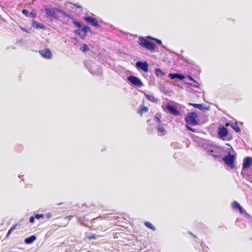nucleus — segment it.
I'll use <instances>...</instances> for the list:
<instances>
[{"mask_svg":"<svg viewBox=\"0 0 252 252\" xmlns=\"http://www.w3.org/2000/svg\"><path fill=\"white\" fill-rule=\"evenodd\" d=\"M147 39L154 40L155 37L151 36H147L146 38L140 36L138 38L137 43L140 45L142 47L145 48L149 51H153L156 48V45L153 43L149 41Z\"/></svg>","mask_w":252,"mask_h":252,"instance_id":"f257e3e1","label":"nucleus"},{"mask_svg":"<svg viewBox=\"0 0 252 252\" xmlns=\"http://www.w3.org/2000/svg\"><path fill=\"white\" fill-rule=\"evenodd\" d=\"M197 114L195 112L188 113L185 118L186 122L192 126H197L199 124L197 120Z\"/></svg>","mask_w":252,"mask_h":252,"instance_id":"f03ea898","label":"nucleus"},{"mask_svg":"<svg viewBox=\"0 0 252 252\" xmlns=\"http://www.w3.org/2000/svg\"><path fill=\"white\" fill-rule=\"evenodd\" d=\"M44 10L45 11L46 14L48 16H51L52 17H55L56 14V12H58L60 13L63 15L66 16L69 18H71V15L67 14L65 11L63 10L56 8H45Z\"/></svg>","mask_w":252,"mask_h":252,"instance_id":"7ed1b4c3","label":"nucleus"},{"mask_svg":"<svg viewBox=\"0 0 252 252\" xmlns=\"http://www.w3.org/2000/svg\"><path fill=\"white\" fill-rule=\"evenodd\" d=\"M207 150L210 155L217 158L220 157L222 149L218 146L211 145L207 148Z\"/></svg>","mask_w":252,"mask_h":252,"instance_id":"20e7f679","label":"nucleus"},{"mask_svg":"<svg viewBox=\"0 0 252 252\" xmlns=\"http://www.w3.org/2000/svg\"><path fill=\"white\" fill-rule=\"evenodd\" d=\"M235 158L236 156L234 155L231 154L230 152H229L227 153V155L222 158V160L225 164L230 168L233 169L235 167L234 161Z\"/></svg>","mask_w":252,"mask_h":252,"instance_id":"39448f33","label":"nucleus"},{"mask_svg":"<svg viewBox=\"0 0 252 252\" xmlns=\"http://www.w3.org/2000/svg\"><path fill=\"white\" fill-rule=\"evenodd\" d=\"M127 79L132 85H133L136 87H141L143 85L141 80L139 78H138L136 76H129L127 77Z\"/></svg>","mask_w":252,"mask_h":252,"instance_id":"423d86ee","label":"nucleus"},{"mask_svg":"<svg viewBox=\"0 0 252 252\" xmlns=\"http://www.w3.org/2000/svg\"><path fill=\"white\" fill-rule=\"evenodd\" d=\"M135 66L144 72H148L149 65L146 61H138L135 63Z\"/></svg>","mask_w":252,"mask_h":252,"instance_id":"0eeeda50","label":"nucleus"},{"mask_svg":"<svg viewBox=\"0 0 252 252\" xmlns=\"http://www.w3.org/2000/svg\"><path fill=\"white\" fill-rule=\"evenodd\" d=\"M73 23L75 26L77 27L78 28L80 29L81 30V31L83 32H84V34H86V33L87 32H91V29L88 26L83 25L80 22H79L78 21H75L74 20L73 21Z\"/></svg>","mask_w":252,"mask_h":252,"instance_id":"6e6552de","label":"nucleus"},{"mask_svg":"<svg viewBox=\"0 0 252 252\" xmlns=\"http://www.w3.org/2000/svg\"><path fill=\"white\" fill-rule=\"evenodd\" d=\"M83 19L91 26L96 27L98 26L97 20L94 17L90 16H86L83 17Z\"/></svg>","mask_w":252,"mask_h":252,"instance_id":"1a4fd4ad","label":"nucleus"},{"mask_svg":"<svg viewBox=\"0 0 252 252\" xmlns=\"http://www.w3.org/2000/svg\"><path fill=\"white\" fill-rule=\"evenodd\" d=\"M38 52L41 56L45 59H50L52 57V53L51 50L48 48L39 50Z\"/></svg>","mask_w":252,"mask_h":252,"instance_id":"9d476101","label":"nucleus"},{"mask_svg":"<svg viewBox=\"0 0 252 252\" xmlns=\"http://www.w3.org/2000/svg\"><path fill=\"white\" fill-rule=\"evenodd\" d=\"M169 112L174 116H180L181 113L174 106L168 104L166 107Z\"/></svg>","mask_w":252,"mask_h":252,"instance_id":"9b49d317","label":"nucleus"},{"mask_svg":"<svg viewBox=\"0 0 252 252\" xmlns=\"http://www.w3.org/2000/svg\"><path fill=\"white\" fill-rule=\"evenodd\" d=\"M165 124H160L159 125H158L157 126V131L158 135L159 136H163L167 133V131L165 129L164 126H165Z\"/></svg>","mask_w":252,"mask_h":252,"instance_id":"f8f14e48","label":"nucleus"},{"mask_svg":"<svg viewBox=\"0 0 252 252\" xmlns=\"http://www.w3.org/2000/svg\"><path fill=\"white\" fill-rule=\"evenodd\" d=\"M252 163V158L247 157L244 159L243 163V169H246L250 167Z\"/></svg>","mask_w":252,"mask_h":252,"instance_id":"ddd939ff","label":"nucleus"},{"mask_svg":"<svg viewBox=\"0 0 252 252\" xmlns=\"http://www.w3.org/2000/svg\"><path fill=\"white\" fill-rule=\"evenodd\" d=\"M218 134L220 138H223L228 134V130L224 126L220 127L219 129Z\"/></svg>","mask_w":252,"mask_h":252,"instance_id":"4468645a","label":"nucleus"},{"mask_svg":"<svg viewBox=\"0 0 252 252\" xmlns=\"http://www.w3.org/2000/svg\"><path fill=\"white\" fill-rule=\"evenodd\" d=\"M189 105L190 106H192L195 108H198L199 110H209L210 109L209 106H204L203 104H196V103H189Z\"/></svg>","mask_w":252,"mask_h":252,"instance_id":"2eb2a0df","label":"nucleus"},{"mask_svg":"<svg viewBox=\"0 0 252 252\" xmlns=\"http://www.w3.org/2000/svg\"><path fill=\"white\" fill-rule=\"evenodd\" d=\"M85 65L92 74H95L97 73V71L94 69L95 66L94 64H91L90 62H87L85 63Z\"/></svg>","mask_w":252,"mask_h":252,"instance_id":"dca6fc26","label":"nucleus"},{"mask_svg":"<svg viewBox=\"0 0 252 252\" xmlns=\"http://www.w3.org/2000/svg\"><path fill=\"white\" fill-rule=\"evenodd\" d=\"M169 76L172 79H178L180 80H182L185 79V77L184 75L181 74L180 73H170L169 74Z\"/></svg>","mask_w":252,"mask_h":252,"instance_id":"f3484780","label":"nucleus"},{"mask_svg":"<svg viewBox=\"0 0 252 252\" xmlns=\"http://www.w3.org/2000/svg\"><path fill=\"white\" fill-rule=\"evenodd\" d=\"M36 239V237L34 235H32L29 237L26 238L24 242L27 244H32Z\"/></svg>","mask_w":252,"mask_h":252,"instance_id":"a211bd4d","label":"nucleus"},{"mask_svg":"<svg viewBox=\"0 0 252 252\" xmlns=\"http://www.w3.org/2000/svg\"><path fill=\"white\" fill-rule=\"evenodd\" d=\"M32 25L33 28L37 29H44V27H45V26L44 25L38 23L35 20L32 21Z\"/></svg>","mask_w":252,"mask_h":252,"instance_id":"6ab92c4d","label":"nucleus"},{"mask_svg":"<svg viewBox=\"0 0 252 252\" xmlns=\"http://www.w3.org/2000/svg\"><path fill=\"white\" fill-rule=\"evenodd\" d=\"M146 97L150 101L157 103L158 99L155 98L153 95L145 94Z\"/></svg>","mask_w":252,"mask_h":252,"instance_id":"aec40b11","label":"nucleus"},{"mask_svg":"<svg viewBox=\"0 0 252 252\" xmlns=\"http://www.w3.org/2000/svg\"><path fill=\"white\" fill-rule=\"evenodd\" d=\"M161 118V116L158 114L157 113L154 118V121L158 123V125H159L160 124H163L161 123V121L160 119Z\"/></svg>","mask_w":252,"mask_h":252,"instance_id":"412c9836","label":"nucleus"},{"mask_svg":"<svg viewBox=\"0 0 252 252\" xmlns=\"http://www.w3.org/2000/svg\"><path fill=\"white\" fill-rule=\"evenodd\" d=\"M155 74L158 77H161L165 75V73L163 72L159 68H156L155 70Z\"/></svg>","mask_w":252,"mask_h":252,"instance_id":"4be33fe9","label":"nucleus"},{"mask_svg":"<svg viewBox=\"0 0 252 252\" xmlns=\"http://www.w3.org/2000/svg\"><path fill=\"white\" fill-rule=\"evenodd\" d=\"M144 224L146 227H148L149 228L154 231L156 230V227L154 226H153V224L150 222L146 221L145 222Z\"/></svg>","mask_w":252,"mask_h":252,"instance_id":"5701e85b","label":"nucleus"},{"mask_svg":"<svg viewBox=\"0 0 252 252\" xmlns=\"http://www.w3.org/2000/svg\"><path fill=\"white\" fill-rule=\"evenodd\" d=\"M74 33L78 35L82 39H84L86 36V34L82 33L79 30H75Z\"/></svg>","mask_w":252,"mask_h":252,"instance_id":"b1692460","label":"nucleus"},{"mask_svg":"<svg viewBox=\"0 0 252 252\" xmlns=\"http://www.w3.org/2000/svg\"><path fill=\"white\" fill-rule=\"evenodd\" d=\"M233 208L234 209L239 210V209L242 207L240 204L237 201H234L232 204Z\"/></svg>","mask_w":252,"mask_h":252,"instance_id":"393cba45","label":"nucleus"},{"mask_svg":"<svg viewBox=\"0 0 252 252\" xmlns=\"http://www.w3.org/2000/svg\"><path fill=\"white\" fill-rule=\"evenodd\" d=\"M140 107H141V109H140V110H139V113H140L141 114H142V113L143 112H146L148 111V108L147 107H146L144 105H143V106L141 105Z\"/></svg>","mask_w":252,"mask_h":252,"instance_id":"a878e982","label":"nucleus"},{"mask_svg":"<svg viewBox=\"0 0 252 252\" xmlns=\"http://www.w3.org/2000/svg\"><path fill=\"white\" fill-rule=\"evenodd\" d=\"M232 127L237 132H239L241 131V128L238 126L237 123H235L233 126H232Z\"/></svg>","mask_w":252,"mask_h":252,"instance_id":"bb28decb","label":"nucleus"},{"mask_svg":"<svg viewBox=\"0 0 252 252\" xmlns=\"http://www.w3.org/2000/svg\"><path fill=\"white\" fill-rule=\"evenodd\" d=\"M80 50L83 52H86L87 51L89 50V47L86 44H83L82 47L80 49Z\"/></svg>","mask_w":252,"mask_h":252,"instance_id":"cd10ccee","label":"nucleus"},{"mask_svg":"<svg viewBox=\"0 0 252 252\" xmlns=\"http://www.w3.org/2000/svg\"><path fill=\"white\" fill-rule=\"evenodd\" d=\"M18 225L17 224H16L15 225H14L13 226H12L11 228L8 230V232H7V237L10 235V234L13 231H14L16 228V227Z\"/></svg>","mask_w":252,"mask_h":252,"instance_id":"c85d7f7f","label":"nucleus"},{"mask_svg":"<svg viewBox=\"0 0 252 252\" xmlns=\"http://www.w3.org/2000/svg\"><path fill=\"white\" fill-rule=\"evenodd\" d=\"M238 211H239V212L241 214H245V215H248V214L247 213V212L245 211V210L242 207H241Z\"/></svg>","mask_w":252,"mask_h":252,"instance_id":"c756f323","label":"nucleus"},{"mask_svg":"<svg viewBox=\"0 0 252 252\" xmlns=\"http://www.w3.org/2000/svg\"><path fill=\"white\" fill-rule=\"evenodd\" d=\"M185 127L187 128V129H188V130L192 131V132H195V129L189 126L188 125H185Z\"/></svg>","mask_w":252,"mask_h":252,"instance_id":"7c9ffc66","label":"nucleus"},{"mask_svg":"<svg viewBox=\"0 0 252 252\" xmlns=\"http://www.w3.org/2000/svg\"><path fill=\"white\" fill-rule=\"evenodd\" d=\"M29 16L32 18H35L36 17V13L34 11H32L29 14Z\"/></svg>","mask_w":252,"mask_h":252,"instance_id":"2f4dec72","label":"nucleus"},{"mask_svg":"<svg viewBox=\"0 0 252 252\" xmlns=\"http://www.w3.org/2000/svg\"><path fill=\"white\" fill-rule=\"evenodd\" d=\"M35 219H39L40 218H42L44 217V215L43 214H36L34 216Z\"/></svg>","mask_w":252,"mask_h":252,"instance_id":"473e14b6","label":"nucleus"},{"mask_svg":"<svg viewBox=\"0 0 252 252\" xmlns=\"http://www.w3.org/2000/svg\"><path fill=\"white\" fill-rule=\"evenodd\" d=\"M22 13H23V14H24L27 17H29V11H28V10L25 9H23L22 10Z\"/></svg>","mask_w":252,"mask_h":252,"instance_id":"72a5a7b5","label":"nucleus"},{"mask_svg":"<svg viewBox=\"0 0 252 252\" xmlns=\"http://www.w3.org/2000/svg\"><path fill=\"white\" fill-rule=\"evenodd\" d=\"M88 238L89 240H95L97 238V236L95 235H90L88 237Z\"/></svg>","mask_w":252,"mask_h":252,"instance_id":"f704fd0d","label":"nucleus"},{"mask_svg":"<svg viewBox=\"0 0 252 252\" xmlns=\"http://www.w3.org/2000/svg\"><path fill=\"white\" fill-rule=\"evenodd\" d=\"M45 216L47 219H49L52 217V214L51 213H48L45 215Z\"/></svg>","mask_w":252,"mask_h":252,"instance_id":"c9c22d12","label":"nucleus"},{"mask_svg":"<svg viewBox=\"0 0 252 252\" xmlns=\"http://www.w3.org/2000/svg\"><path fill=\"white\" fill-rule=\"evenodd\" d=\"M154 41H156L157 42V43H158V44L161 45L162 44V41L160 39H158L157 38H155Z\"/></svg>","mask_w":252,"mask_h":252,"instance_id":"e433bc0d","label":"nucleus"},{"mask_svg":"<svg viewBox=\"0 0 252 252\" xmlns=\"http://www.w3.org/2000/svg\"><path fill=\"white\" fill-rule=\"evenodd\" d=\"M70 3L78 8H81V6L78 3Z\"/></svg>","mask_w":252,"mask_h":252,"instance_id":"4c0bfd02","label":"nucleus"},{"mask_svg":"<svg viewBox=\"0 0 252 252\" xmlns=\"http://www.w3.org/2000/svg\"><path fill=\"white\" fill-rule=\"evenodd\" d=\"M35 219V218L34 216V217L32 216V217H30L29 221L31 223H33Z\"/></svg>","mask_w":252,"mask_h":252,"instance_id":"58836bf2","label":"nucleus"},{"mask_svg":"<svg viewBox=\"0 0 252 252\" xmlns=\"http://www.w3.org/2000/svg\"><path fill=\"white\" fill-rule=\"evenodd\" d=\"M189 78L190 80L194 82H196V81L191 76H189Z\"/></svg>","mask_w":252,"mask_h":252,"instance_id":"ea45409f","label":"nucleus"},{"mask_svg":"<svg viewBox=\"0 0 252 252\" xmlns=\"http://www.w3.org/2000/svg\"><path fill=\"white\" fill-rule=\"evenodd\" d=\"M196 84V85H195L194 86L196 88H199V84L196 81V82H194Z\"/></svg>","mask_w":252,"mask_h":252,"instance_id":"a19ab883","label":"nucleus"},{"mask_svg":"<svg viewBox=\"0 0 252 252\" xmlns=\"http://www.w3.org/2000/svg\"><path fill=\"white\" fill-rule=\"evenodd\" d=\"M72 218V216H67V217H66V218H66V219H68L69 220H70L71 219V218Z\"/></svg>","mask_w":252,"mask_h":252,"instance_id":"79ce46f5","label":"nucleus"},{"mask_svg":"<svg viewBox=\"0 0 252 252\" xmlns=\"http://www.w3.org/2000/svg\"><path fill=\"white\" fill-rule=\"evenodd\" d=\"M21 30L23 31H25L26 32H27V31L26 30L25 28H21Z\"/></svg>","mask_w":252,"mask_h":252,"instance_id":"37998d69","label":"nucleus"},{"mask_svg":"<svg viewBox=\"0 0 252 252\" xmlns=\"http://www.w3.org/2000/svg\"><path fill=\"white\" fill-rule=\"evenodd\" d=\"M63 203H60L59 204H58L59 205H61L62 204H63Z\"/></svg>","mask_w":252,"mask_h":252,"instance_id":"c03bdc74","label":"nucleus"},{"mask_svg":"<svg viewBox=\"0 0 252 252\" xmlns=\"http://www.w3.org/2000/svg\"><path fill=\"white\" fill-rule=\"evenodd\" d=\"M226 145H228V146H230V145H229V144H226Z\"/></svg>","mask_w":252,"mask_h":252,"instance_id":"a18cd8bd","label":"nucleus"}]
</instances>
